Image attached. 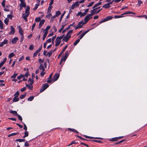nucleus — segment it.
Returning a JSON list of instances; mask_svg holds the SVG:
<instances>
[{"label": "nucleus", "instance_id": "nucleus-56", "mask_svg": "<svg viewBox=\"0 0 147 147\" xmlns=\"http://www.w3.org/2000/svg\"><path fill=\"white\" fill-rule=\"evenodd\" d=\"M67 45H66V46H65L64 47V48L63 49L62 51L61 52V54H62L64 52V51H65V50L67 49Z\"/></svg>", "mask_w": 147, "mask_h": 147}, {"label": "nucleus", "instance_id": "nucleus-10", "mask_svg": "<svg viewBox=\"0 0 147 147\" xmlns=\"http://www.w3.org/2000/svg\"><path fill=\"white\" fill-rule=\"evenodd\" d=\"M29 15V13H28L27 14H23L22 15V17L25 20L26 22L27 20V18Z\"/></svg>", "mask_w": 147, "mask_h": 147}, {"label": "nucleus", "instance_id": "nucleus-3", "mask_svg": "<svg viewBox=\"0 0 147 147\" xmlns=\"http://www.w3.org/2000/svg\"><path fill=\"white\" fill-rule=\"evenodd\" d=\"M49 86V85L46 83L44 84L40 90V92H41L46 90Z\"/></svg>", "mask_w": 147, "mask_h": 147}, {"label": "nucleus", "instance_id": "nucleus-59", "mask_svg": "<svg viewBox=\"0 0 147 147\" xmlns=\"http://www.w3.org/2000/svg\"><path fill=\"white\" fill-rule=\"evenodd\" d=\"M18 118V119L21 121H22V119L21 116L20 115L18 114L17 115Z\"/></svg>", "mask_w": 147, "mask_h": 147}, {"label": "nucleus", "instance_id": "nucleus-50", "mask_svg": "<svg viewBox=\"0 0 147 147\" xmlns=\"http://www.w3.org/2000/svg\"><path fill=\"white\" fill-rule=\"evenodd\" d=\"M26 86L28 87L30 89H32L33 88V87L32 86V85H29L26 84Z\"/></svg>", "mask_w": 147, "mask_h": 147}, {"label": "nucleus", "instance_id": "nucleus-17", "mask_svg": "<svg viewBox=\"0 0 147 147\" xmlns=\"http://www.w3.org/2000/svg\"><path fill=\"white\" fill-rule=\"evenodd\" d=\"M18 40V37H16L14 38L12 40V42L13 44H15L16 43L17 41Z\"/></svg>", "mask_w": 147, "mask_h": 147}, {"label": "nucleus", "instance_id": "nucleus-49", "mask_svg": "<svg viewBox=\"0 0 147 147\" xmlns=\"http://www.w3.org/2000/svg\"><path fill=\"white\" fill-rule=\"evenodd\" d=\"M65 25L66 24H65V25H62V27H61V28L59 30V32H61L62 30L63 29V28H64V27L65 26Z\"/></svg>", "mask_w": 147, "mask_h": 147}, {"label": "nucleus", "instance_id": "nucleus-62", "mask_svg": "<svg viewBox=\"0 0 147 147\" xmlns=\"http://www.w3.org/2000/svg\"><path fill=\"white\" fill-rule=\"evenodd\" d=\"M56 16H54L53 17H52L51 18V20H50V21L51 22H52L55 19V18Z\"/></svg>", "mask_w": 147, "mask_h": 147}, {"label": "nucleus", "instance_id": "nucleus-44", "mask_svg": "<svg viewBox=\"0 0 147 147\" xmlns=\"http://www.w3.org/2000/svg\"><path fill=\"white\" fill-rule=\"evenodd\" d=\"M41 18L40 17L37 18L35 19V20L36 22H38L40 21Z\"/></svg>", "mask_w": 147, "mask_h": 147}, {"label": "nucleus", "instance_id": "nucleus-61", "mask_svg": "<svg viewBox=\"0 0 147 147\" xmlns=\"http://www.w3.org/2000/svg\"><path fill=\"white\" fill-rule=\"evenodd\" d=\"M107 21L106 18H104V19H103V20H102L101 21H100V22H99V23L100 24H101L102 23H103L104 22H105L106 21Z\"/></svg>", "mask_w": 147, "mask_h": 147}, {"label": "nucleus", "instance_id": "nucleus-22", "mask_svg": "<svg viewBox=\"0 0 147 147\" xmlns=\"http://www.w3.org/2000/svg\"><path fill=\"white\" fill-rule=\"evenodd\" d=\"M10 113L13 114V115H18L17 112L16 111H10Z\"/></svg>", "mask_w": 147, "mask_h": 147}, {"label": "nucleus", "instance_id": "nucleus-29", "mask_svg": "<svg viewBox=\"0 0 147 147\" xmlns=\"http://www.w3.org/2000/svg\"><path fill=\"white\" fill-rule=\"evenodd\" d=\"M18 134V133H12L9 135L8 136V137H10L11 136H14Z\"/></svg>", "mask_w": 147, "mask_h": 147}, {"label": "nucleus", "instance_id": "nucleus-39", "mask_svg": "<svg viewBox=\"0 0 147 147\" xmlns=\"http://www.w3.org/2000/svg\"><path fill=\"white\" fill-rule=\"evenodd\" d=\"M45 22V20H42L40 21L39 24L42 26L44 24Z\"/></svg>", "mask_w": 147, "mask_h": 147}, {"label": "nucleus", "instance_id": "nucleus-34", "mask_svg": "<svg viewBox=\"0 0 147 147\" xmlns=\"http://www.w3.org/2000/svg\"><path fill=\"white\" fill-rule=\"evenodd\" d=\"M53 52V51H51L50 52L47 53V55H46V56H49V57H50L51 56V55H52Z\"/></svg>", "mask_w": 147, "mask_h": 147}, {"label": "nucleus", "instance_id": "nucleus-58", "mask_svg": "<svg viewBox=\"0 0 147 147\" xmlns=\"http://www.w3.org/2000/svg\"><path fill=\"white\" fill-rule=\"evenodd\" d=\"M39 5V4H36L35 5V7L33 9V10L35 11L38 8V6Z\"/></svg>", "mask_w": 147, "mask_h": 147}, {"label": "nucleus", "instance_id": "nucleus-24", "mask_svg": "<svg viewBox=\"0 0 147 147\" xmlns=\"http://www.w3.org/2000/svg\"><path fill=\"white\" fill-rule=\"evenodd\" d=\"M102 3L101 2H100L96 4H95L93 7V9H94L95 7H96L100 5Z\"/></svg>", "mask_w": 147, "mask_h": 147}, {"label": "nucleus", "instance_id": "nucleus-37", "mask_svg": "<svg viewBox=\"0 0 147 147\" xmlns=\"http://www.w3.org/2000/svg\"><path fill=\"white\" fill-rule=\"evenodd\" d=\"M61 14V13L59 11H56L55 13V16L58 17Z\"/></svg>", "mask_w": 147, "mask_h": 147}, {"label": "nucleus", "instance_id": "nucleus-8", "mask_svg": "<svg viewBox=\"0 0 147 147\" xmlns=\"http://www.w3.org/2000/svg\"><path fill=\"white\" fill-rule=\"evenodd\" d=\"M42 48V46H41L40 48L38 49L33 54V57H34L36 56L37 54L40 51Z\"/></svg>", "mask_w": 147, "mask_h": 147}, {"label": "nucleus", "instance_id": "nucleus-16", "mask_svg": "<svg viewBox=\"0 0 147 147\" xmlns=\"http://www.w3.org/2000/svg\"><path fill=\"white\" fill-rule=\"evenodd\" d=\"M84 136L86 138H89V139H93V138H94V139H101V138H94V137H90V136H86V135H84Z\"/></svg>", "mask_w": 147, "mask_h": 147}, {"label": "nucleus", "instance_id": "nucleus-13", "mask_svg": "<svg viewBox=\"0 0 147 147\" xmlns=\"http://www.w3.org/2000/svg\"><path fill=\"white\" fill-rule=\"evenodd\" d=\"M7 43V40L6 39H5L4 41L1 42V43L0 44V47H3V45L6 44Z\"/></svg>", "mask_w": 147, "mask_h": 147}, {"label": "nucleus", "instance_id": "nucleus-28", "mask_svg": "<svg viewBox=\"0 0 147 147\" xmlns=\"http://www.w3.org/2000/svg\"><path fill=\"white\" fill-rule=\"evenodd\" d=\"M25 140L24 139H17L16 141H18L20 142H24Z\"/></svg>", "mask_w": 147, "mask_h": 147}, {"label": "nucleus", "instance_id": "nucleus-25", "mask_svg": "<svg viewBox=\"0 0 147 147\" xmlns=\"http://www.w3.org/2000/svg\"><path fill=\"white\" fill-rule=\"evenodd\" d=\"M28 83H30L29 84L32 85L33 83V80H32L31 78H29V79L28 80Z\"/></svg>", "mask_w": 147, "mask_h": 147}, {"label": "nucleus", "instance_id": "nucleus-31", "mask_svg": "<svg viewBox=\"0 0 147 147\" xmlns=\"http://www.w3.org/2000/svg\"><path fill=\"white\" fill-rule=\"evenodd\" d=\"M73 32V30H69L68 33H67V34L66 35L68 36H69V35H71V34Z\"/></svg>", "mask_w": 147, "mask_h": 147}, {"label": "nucleus", "instance_id": "nucleus-47", "mask_svg": "<svg viewBox=\"0 0 147 147\" xmlns=\"http://www.w3.org/2000/svg\"><path fill=\"white\" fill-rule=\"evenodd\" d=\"M24 77V75L21 74L18 76L17 77V78L18 80H20L21 78H23Z\"/></svg>", "mask_w": 147, "mask_h": 147}, {"label": "nucleus", "instance_id": "nucleus-60", "mask_svg": "<svg viewBox=\"0 0 147 147\" xmlns=\"http://www.w3.org/2000/svg\"><path fill=\"white\" fill-rule=\"evenodd\" d=\"M34 48V45H31L30 46L29 49L30 50H32Z\"/></svg>", "mask_w": 147, "mask_h": 147}, {"label": "nucleus", "instance_id": "nucleus-19", "mask_svg": "<svg viewBox=\"0 0 147 147\" xmlns=\"http://www.w3.org/2000/svg\"><path fill=\"white\" fill-rule=\"evenodd\" d=\"M110 7L109 4L108 3L105 4L102 6V7L105 8H107Z\"/></svg>", "mask_w": 147, "mask_h": 147}, {"label": "nucleus", "instance_id": "nucleus-15", "mask_svg": "<svg viewBox=\"0 0 147 147\" xmlns=\"http://www.w3.org/2000/svg\"><path fill=\"white\" fill-rule=\"evenodd\" d=\"M39 68L40 70H42V72H44L45 71V69L44 66L41 64H40V66L39 67Z\"/></svg>", "mask_w": 147, "mask_h": 147}, {"label": "nucleus", "instance_id": "nucleus-43", "mask_svg": "<svg viewBox=\"0 0 147 147\" xmlns=\"http://www.w3.org/2000/svg\"><path fill=\"white\" fill-rule=\"evenodd\" d=\"M26 94L25 93V94H22L20 95V98L21 99H22L24 98L26 96Z\"/></svg>", "mask_w": 147, "mask_h": 147}, {"label": "nucleus", "instance_id": "nucleus-38", "mask_svg": "<svg viewBox=\"0 0 147 147\" xmlns=\"http://www.w3.org/2000/svg\"><path fill=\"white\" fill-rule=\"evenodd\" d=\"M64 35H62L60 36L59 37L58 36L57 37V38L59 40H61L63 38Z\"/></svg>", "mask_w": 147, "mask_h": 147}, {"label": "nucleus", "instance_id": "nucleus-40", "mask_svg": "<svg viewBox=\"0 0 147 147\" xmlns=\"http://www.w3.org/2000/svg\"><path fill=\"white\" fill-rule=\"evenodd\" d=\"M80 39H78L74 43V46H76L80 42Z\"/></svg>", "mask_w": 147, "mask_h": 147}, {"label": "nucleus", "instance_id": "nucleus-57", "mask_svg": "<svg viewBox=\"0 0 147 147\" xmlns=\"http://www.w3.org/2000/svg\"><path fill=\"white\" fill-rule=\"evenodd\" d=\"M28 69H27V71L26 73L25 74L24 76H26V77H28Z\"/></svg>", "mask_w": 147, "mask_h": 147}, {"label": "nucleus", "instance_id": "nucleus-54", "mask_svg": "<svg viewBox=\"0 0 147 147\" xmlns=\"http://www.w3.org/2000/svg\"><path fill=\"white\" fill-rule=\"evenodd\" d=\"M18 75V74L16 73L14 74L11 77V78H15L16 76Z\"/></svg>", "mask_w": 147, "mask_h": 147}, {"label": "nucleus", "instance_id": "nucleus-33", "mask_svg": "<svg viewBox=\"0 0 147 147\" xmlns=\"http://www.w3.org/2000/svg\"><path fill=\"white\" fill-rule=\"evenodd\" d=\"M28 135V132L27 131H26L24 132V136H23V138H25V137H27Z\"/></svg>", "mask_w": 147, "mask_h": 147}, {"label": "nucleus", "instance_id": "nucleus-2", "mask_svg": "<svg viewBox=\"0 0 147 147\" xmlns=\"http://www.w3.org/2000/svg\"><path fill=\"white\" fill-rule=\"evenodd\" d=\"M86 23V22H84L83 20H82L78 23L77 25V26L76 27L75 29L76 30L78 28H82L83 25Z\"/></svg>", "mask_w": 147, "mask_h": 147}, {"label": "nucleus", "instance_id": "nucleus-41", "mask_svg": "<svg viewBox=\"0 0 147 147\" xmlns=\"http://www.w3.org/2000/svg\"><path fill=\"white\" fill-rule=\"evenodd\" d=\"M9 21V20L8 19L6 18L4 22L5 23V24L7 25L8 24V22Z\"/></svg>", "mask_w": 147, "mask_h": 147}, {"label": "nucleus", "instance_id": "nucleus-53", "mask_svg": "<svg viewBox=\"0 0 147 147\" xmlns=\"http://www.w3.org/2000/svg\"><path fill=\"white\" fill-rule=\"evenodd\" d=\"M52 6H50L48 9V12H50L51 11V10L52 9Z\"/></svg>", "mask_w": 147, "mask_h": 147}, {"label": "nucleus", "instance_id": "nucleus-14", "mask_svg": "<svg viewBox=\"0 0 147 147\" xmlns=\"http://www.w3.org/2000/svg\"><path fill=\"white\" fill-rule=\"evenodd\" d=\"M60 42L61 40H59L57 39L56 38V40H55V46L56 47L58 46L60 44Z\"/></svg>", "mask_w": 147, "mask_h": 147}, {"label": "nucleus", "instance_id": "nucleus-12", "mask_svg": "<svg viewBox=\"0 0 147 147\" xmlns=\"http://www.w3.org/2000/svg\"><path fill=\"white\" fill-rule=\"evenodd\" d=\"M19 32L21 35H23V31L20 26L18 27Z\"/></svg>", "mask_w": 147, "mask_h": 147}, {"label": "nucleus", "instance_id": "nucleus-48", "mask_svg": "<svg viewBox=\"0 0 147 147\" xmlns=\"http://www.w3.org/2000/svg\"><path fill=\"white\" fill-rule=\"evenodd\" d=\"M118 137H116L114 138H113L112 139V140L111 141H117L118 140Z\"/></svg>", "mask_w": 147, "mask_h": 147}, {"label": "nucleus", "instance_id": "nucleus-9", "mask_svg": "<svg viewBox=\"0 0 147 147\" xmlns=\"http://www.w3.org/2000/svg\"><path fill=\"white\" fill-rule=\"evenodd\" d=\"M11 31L9 32V34L10 35L13 34L15 33V29L14 28L11 26Z\"/></svg>", "mask_w": 147, "mask_h": 147}, {"label": "nucleus", "instance_id": "nucleus-11", "mask_svg": "<svg viewBox=\"0 0 147 147\" xmlns=\"http://www.w3.org/2000/svg\"><path fill=\"white\" fill-rule=\"evenodd\" d=\"M21 3L19 5H21L23 7H25L26 6V4L23 0H20Z\"/></svg>", "mask_w": 147, "mask_h": 147}, {"label": "nucleus", "instance_id": "nucleus-30", "mask_svg": "<svg viewBox=\"0 0 147 147\" xmlns=\"http://www.w3.org/2000/svg\"><path fill=\"white\" fill-rule=\"evenodd\" d=\"M47 32H45L44 34H43V37H42V40H44L46 37V36L47 35Z\"/></svg>", "mask_w": 147, "mask_h": 147}, {"label": "nucleus", "instance_id": "nucleus-18", "mask_svg": "<svg viewBox=\"0 0 147 147\" xmlns=\"http://www.w3.org/2000/svg\"><path fill=\"white\" fill-rule=\"evenodd\" d=\"M68 130L74 132L75 133H76L77 134H78V132L76 129H71L70 128H69Z\"/></svg>", "mask_w": 147, "mask_h": 147}, {"label": "nucleus", "instance_id": "nucleus-45", "mask_svg": "<svg viewBox=\"0 0 147 147\" xmlns=\"http://www.w3.org/2000/svg\"><path fill=\"white\" fill-rule=\"evenodd\" d=\"M113 17L111 16H108L106 18L107 21L112 19Z\"/></svg>", "mask_w": 147, "mask_h": 147}, {"label": "nucleus", "instance_id": "nucleus-7", "mask_svg": "<svg viewBox=\"0 0 147 147\" xmlns=\"http://www.w3.org/2000/svg\"><path fill=\"white\" fill-rule=\"evenodd\" d=\"M102 9H101L98 10H96V9H95L94 8L91 11L90 13H92V12L93 11V12H94V15L95 13L96 14L99 13Z\"/></svg>", "mask_w": 147, "mask_h": 147}, {"label": "nucleus", "instance_id": "nucleus-1", "mask_svg": "<svg viewBox=\"0 0 147 147\" xmlns=\"http://www.w3.org/2000/svg\"><path fill=\"white\" fill-rule=\"evenodd\" d=\"M93 15L94 12L93 11L92 12V13H91L90 14H88L84 18L85 22L86 23L87 22L89 19H91L92 18V16Z\"/></svg>", "mask_w": 147, "mask_h": 147}, {"label": "nucleus", "instance_id": "nucleus-5", "mask_svg": "<svg viewBox=\"0 0 147 147\" xmlns=\"http://www.w3.org/2000/svg\"><path fill=\"white\" fill-rule=\"evenodd\" d=\"M79 6V3L78 1H77L75 3L73 4L71 8V9H74V8L76 7H77Z\"/></svg>", "mask_w": 147, "mask_h": 147}, {"label": "nucleus", "instance_id": "nucleus-51", "mask_svg": "<svg viewBox=\"0 0 147 147\" xmlns=\"http://www.w3.org/2000/svg\"><path fill=\"white\" fill-rule=\"evenodd\" d=\"M5 0H3V1L1 3V5L4 7H5Z\"/></svg>", "mask_w": 147, "mask_h": 147}, {"label": "nucleus", "instance_id": "nucleus-55", "mask_svg": "<svg viewBox=\"0 0 147 147\" xmlns=\"http://www.w3.org/2000/svg\"><path fill=\"white\" fill-rule=\"evenodd\" d=\"M94 3V2H93V1L90 3L88 4V5L87 6V7H89L93 5V4Z\"/></svg>", "mask_w": 147, "mask_h": 147}, {"label": "nucleus", "instance_id": "nucleus-4", "mask_svg": "<svg viewBox=\"0 0 147 147\" xmlns=\"http://www.w3.org/2000/svg\"><path fill=\"white\" fill-rule=\"evenodd\" d=\"M71 35L68 36L66 35L64 37L63 40L65 41L66 42H67L69 39L71 38Z\"/></svg>", "mask_w": 147, "mask_h": 147}, {"label": "nucleus", "instance_id": "nucleus-63", "mask_svg": "<svg viewBox=\"0 0 147 147\" xmlns=\"http://www.w3.org/2000/svg\"><path fill=\"white\" fill-rule=\"evenodd\" d=\"M19 93L18 91H17L16 93L14 94V96L15 97H18L19 95Z\"/></svg>", "mask_w": 147, "mask_h": 147}, {"label": "nucleus", "instance_id": "nucleus-6", "mask_svg": "<svg viewBox=\"0 0 147 147\" xmlns=\"http://www.w3.org/2000/svg\"><path fill=\"white\" fill-rule=\"evenodd\" d=\"M59 74H56L53 77V80L54 82L56 81L59 77Z\"/></svg>", "mask_w": 147, "mask_h": 147}, {"label": "nucleus", "instance_id": "nucleus-20", "mask_svg": "<svg viewBox=\"0 0 147 147\" xmlns=\"http://www.w3.org/2000/svg\"><path fill=\"white\" fill-rule=\"evenodd\" d=\"M19 100V98L18 97H14L13 99V101L14 102H16L18 101Z\"/></svg>", "mask_w": 147, "mask_h": 147}, {"label": "nucleus", "instance_id": "nucleus-23", "mask_svg": "<svg viewBox=\"0 0 147 147\" xmlns=\"http://www.w3.org/2000/svg\"><path fill=\"white\" fill-rule=\"evenodd\" d=\"M50 26H48L46 27V28L45 29V30H43V31H45V32H47V34H48V30L50 29Z\"/></svg>", "mask_w": 147, "mask_h": 147}, {"label": "nucleus", "instance_id": "nucleus-21", "mask_svg": "<svg viewBox=\"0 0 147 147\" xmlns=\"http://www.w3.org/2000/svg\"><path fill=\"white\" fill-rule=\"evenodd\" d=\"M30 9L29 7L28 6H27L25 11V13L26 14H27V13H29V14H30V12H29Z\"/></svg>", "mask_w": 147, "mask_h": 147}, {"label": "nucleus", "instance_id": "nucleus-35", "mask_svg": "<svg viewBox=\"0 0 147 147\" xmlns=\"http://www.w3.org/2000/svg\"><path fill=\"white\" fill-rule=\"evenodd\" d=\"M0 27L1 29H2L3 28V23L1 20H0Z\"/></svg>", "mask_w": 147, "mask_h": 147}, {"label": "nucleus", "instance_id": "nucleus-52", "mask_svg": "<svg viewBox=\"0 0 147 147\" xmlns=\"http://www.w3.org/2000/svg\"><path fill=\"white\" fill-rule=\"evenodd\" d=\"M70 28L69 27V26H68V27H67L64 30H63L62 31V33H64L66 31V30H68Z\"/></svg>", "mask_w": 147, "mask_h": 147}, {"label": "nucleus", "instance_id": "nucleus-46", "mask_svg": "<svg viewBox=\"0 0 147 147\" xmlns=\"http://www.w3.org/2000/svg\"><path fill=\"white\" fill-rule=\"evenodd\" d=\"M134 14V12H131V11H127V12H126L125 13H123V14Z\"/></svg>", "mask_w": 147, "mask_h": 147}, {"label": "nucleus", "instance_id": "nucleus-36", "mask_svg": "<svg viewBox=\"0 0 147 147\" xmlns=\"http://www.w3.org/2000/svg\"><path fill=\"white\" fill-rule=\"evenodd\" d=\"M65 11H64V12L61 15V17L60 18V19H59V22H60L62 19V18H63V17L64 15L65 14Z\"/></svg>", "mask_w": 147, "mask_h": 147}, {"label": "nucleus", "instance_id": "nucleus-32", "mask_svg": "<svg viewBox=\"0 0 147 147\" xmlns=\"http://www.w3.org/2000/svg\"><path fill=\"white\" fill-rule=\"evenodd\" d=\"M15 55L13 53H10L8 56V57L9 58H11L13 56H14Z\"/></svg>", "mask_w": 147, "mask_h": 147}, {"label": "nucleus", "instance_id": "nucleus-27", "mask_svg": "<svg viewBox=\"0 0 147 147\" xmlns=\"http://www.w3.org/2000/svg\"><path fill=\"white\" fill-rule=\"evenodd\" d=\"M89 30H88L87 31H84L81 35V36L83 37V36L89 31Z\"/></svg>", "mask_w": 147, "mask_h": 147}, {"label": "nucleus", "instance_id": "nucleus-26", "mask_svg": "<svg viewBox=\"0 0 147 147\" xmlns=\"http://www.w3.org/2000/svg\"><path fill=\"white\" fill-rule=\"evenodd\" d=\"M124 14H122L120 16H115L114 18H121L123 17V15Z\"/></svg>", "mask_w": 147, "mask_h": 147}, {"label": "nucleus", "instance_id": "nucleus-64", "mask_svg": "<svg viewBox=\"0 0 147 147\" xmlns=\"http://www.w3.org/2000/svg\"><path fill=\"white\" fill-rule=\"evenodd\" d=\"M142 2L140 0H138V6H140L141 4H142Z\"/></svg>", "mask_w": 147, "mask_h": 147}, {"label": "nucleus", "instance_id": "nucleus-42", "mask_svg": "<svg viewBox=\"0 0 147 147\" xmlns=\"http://www.w3.org/2000/svg\"><path fill=\"white\" fill-rule=\"evenodd\" d=\"M34 96H31L28 98V100L29 101H31L34 99Z\"/></svg>", "mask_w": 147, "mask_h": 147}]
</instances>
